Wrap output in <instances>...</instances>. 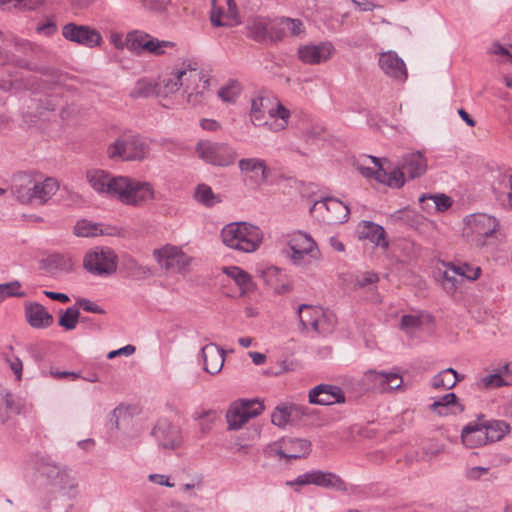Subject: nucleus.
Listing matches in <instances>:
<instances>
[{"mask_svg":"<svg viewBox=\"0 0 512 512\" xmlns=\"http://www.w3.org/2000/svg\"><path fill=\"white\" fill-rule=\"evenodd\" d=\"M86 178L97 193L115 197L125 205L140 206L156 199V192L149 182L125 176L110 177L98 169L89 170Z\"/></svg>","mask_w":512,"mask_h":512,"instance_id":"nucleus-1","label":"nucleus"},{"mask_svg":"<svg viewBox=\"0 0 512 512\" xmlns=\"http://www.w3.org/2000/svg\"><path fill=\"white\" fill-rule=\"evenodd\" d=\"M59 183L48 177L37 181L28 175H20L12 186V192L21 204L44 205L56 194Z\"/></svg>","mask_w":512,"mask_h":512,"instance_id":"nucleus-2","label":"nucleus"},{"mask_svg":"<svg viewBox=\"0 0 512 512\" xmlns=\"http://www.w3.org/2000/svg\"><path fill=\"white\" fill-rule=\"evenodd\" d=\"M221 238L227 247L240 252L251 253L260 247L263 234L257 226L250 223L233 222L223 227Z\"/></svg>","mask_w":512,"mask_h":512,"instance_id":"nucleus-3","label":"nucleus"},{"mask_svg":"<svg viewBox=\"0 0 512 512\" xmlns=\"http://www.w3.org/2000/svg\"><path fill=\"white\" fill-rule=\"evenodd\" d=\"M149 152L150 146L147 140L133 133L120 135L107 148V156L110 159L119 158L125 161L144 160Z\"/></svg>","mask_w":512,"mask_h":512,"instance_id":"nucleus-4","label":"nucleus"},{"mask_svg":"<svg viewBox=\"0 0 512 512\" xmlns=\"http://www.w3.org/2000/svg\"><path fill=\"white\" fill-rule=\"evenodd\" d=\"M464 236L471 239L477 247H483L499 228V221L488 214H471L464 219Z\"/></svg>","mask_w":512,"mask_h":512,"instance_id":"nucleus-5","label":"nucleus"},{"mask_svg":"<svg viewBox=\"0 0 512 512\" xmlns=\"http://www.w3.org/2000/svg\"><path fill=\"white\" fill-rule=\"evenodd\" d=\"M195 151L201 160L218 167H228L237 158L236 149L225 142L201 140L196 144Z\"/></svg>","mask_w":512,"mask_h":512,"instance_id":"nucleus-6","label":"nucleus"},{"mask_svg":"<svg viewBox=\"0 0 512 512\" xmlns=\"http://www.w3.org/2000/svg\"><path fill=\"white\" fill-rule=\"evenodd\" d=\"M287 486L315 485L324 489L338 492H347V483L337 474L330 471L311 470L297 476L294 480L286 482Z\"/></svg>","mask_w":512,"mask_h":512,"instance_id":"nucleus-7","label":"nucleus"},{"mask_svg":"<svg viewBox=\"0 0 512 512\" xmlns=\"http://www.w3.org/2000/svg\"><path fill=\"white\" fill-rule=\"evenodd\" d=\"M311 442L307 439L283 437L268 445L266 453L280 459H299L309 455Z\"/></svg>","mask_w":512,"mask_h":512,"instance_id":"nucleus-8","label":"nucleus"},{"mask_svg":"<svg viewBox=\"0 0 512 512\" xmlns=\"http://www.w3.org/2000/svg\"><path fill=\"white\" fill-rule=\"evenodd\" d=\"M264 410V405L258 400L241 399L234 402L226 413L229 430H238L251 418L257 417Z\"/></svg>","mask_w":512,"mask_h":512,"instance_id":"nucleus-9","label":"nucleus"},{"mask_svg":"<svg viewBox=\"0 0 512 512\" xmlns=\"http://www.w3.org/2000/svg\"><path fill=\"white\" fill-rule=\"evenodd\" d=\"M116 255L110 248L95 247L83 260L84 268L94 275H110L116 271Z\"/></svg>","mask_w":512,"mask_h":512,"instance_id":"nucleus-10","label":"nucleus"},{"mask_svg":"<svg viewBox=\"0 0 512 512\" xmlns=\"http://www.w3.org/2000/svg\"><path fill=\"white\" fill-rule=\"evenodd\" d=\"M190 82H200V72L196 68H177L158 83V96L167 97L179 88L188 89Z\"/></svg>","mask_w":512,"mask_h":512,"instance_id":"nucleus-11","label":"nucleus"},{"mask_svg":"<svg viewBox=\"0 0 512 512\" xmlns=\"http://www.w3.org/2000/svg\"><path fill=\"white\" fill-rule=\"evenodd\" d=\"M291 250L290 259L294 265L304 266L308 263L307 256L317 259L319 251L313 238L303 232L293 234L288 242Z\"/></svg>","mask_w":512,"mask_h":512,"instance_id":"nucleus-12","label":"nucleus"},{"mask_svg":"<svg viewBox=\"0 0 512 512\" xmlns=\"http://www.w3.org/2000/svg\"><path fill=\"white\" fill-rule=\"evenodd\" d=\"M62 35L66 40L87 48L98 47L103 41L100 32L95 28L72 22L63 26Z\"/></svg>","mask_w":512,"mask_h":512,"instance_id":"nucleus-13","label":"nucleus"},{"mask_svg":"<svg viewBox=\"0 0 512 512\" xmlns=\"http://www.w3.org/2000/svg\"><path fill=\"white\" fill-rule=\"evenodd\" d=\"M151 434L162 449H176L182 442L180 428L173 425L167 419H160Z\"/></svg>","mask_w":512,"mask_h":512,"instance_id":"nucleus-14","label":"nucleus"},{"mask_svg":"<svg viewBox=\"0 0 512 512\" xmlns=\"http://www.w3.org/2000/svg\"><path fill=\"white\" fill-rule=\"evenodd\" d=\"M154 257L161 267L173 272L182 271L191 261L188 255L175 246H166L160 250H155Z\"/></svg>","mask_w":512,"mask_h":512,"instance_id":"nucleus-15","label":"nucleus"},{"mask_svg":"<svg viewBox=\"0 0 512 512\" xmlns=\"http://www.w3.org/2000/svg\"><path fill=\"white\" fill-rule=\"evenodd\" d=\"M310 404L314 405H333L345 402V393L337 385L319 384L313 387L308 393Z\"/></svg>","mask_w":512,"mask_h":512,"instance_id":"nucleus-16","label":"nucleus"},{"mask_svg":"<svg viewBox=\"0 0 512 512\" xmlns=\"http://www.w3.org/2000/svg\"><path fill=\"white\" fill-rule=\"evenodd\" d=\"M365 381L370 387L378 392H390L401 388L403 379L397 371H368L365 374Z\"/></svg>","mask_w":512,"mask_h":512,"instance_id":"nucleus-17","label":"nucleus"},{"mask_svg":"<svg viewBox=\"0 0 512 512\" xmlns=\"http://www.w3.org/2000/svg\"><path fill=\"white\" fill-rule=\"evenodd\" d=\"M334 47L330 42L308 44L298 48V58L309 65H317L326 62L333 54Z\"/></svg>","mask_w":512,"mask_h":512,"instance_id":"nucleus-18","label":"nucleus"},{"mask_svg":"<svg viewBox=\"0 0 512 512\" xmlns=\"http://www.w3.org/2000/svg\"><path fill=\"white\" fill-rule=\"evenodd\" d=\"M239 170L245 181L253 186H260L266 182L267 166L265 162L259 158H244L238 162Z\"/></svg>","mask_w":512,"mask_h":512,"instance_id":"nucleus-19","label":"nucleus"},{"mask_svg":"<svg viewBox=\"0 0 512 512\" xmlns=\"http://www.w3.org/2000/svg\"><path fill=\"white\" fill-rule=\"evenodd\" d=\"M381 70L389 77L405 81L408 73L404 61L397 55L396 52L387 51L379 56L378 60Z\"/></svg>","mask_w":512,"mask_h":512,"instance_id":"nucleus-20","label":"nucleus"},{"mask_svg":"<svg viewBox=\"0 0 512 512\" xmlns=\"http://www.w3.org/2000/svg\"><path fill=\"white\" fill-rule=\"evenodd\" d=\"M300 325L303 330L312 328L318 334H325L327 331L323 328L324 313L320 307L302 304L298 308Z\"/></svg>","mask_w":512,"mask_h":512,"instance_id":"nucleus-21","label":"nucleus"},{"mask_svg":"<svg viewBox=\"0 0 512 512\" xmlns=\"http://www.w3.org/2000/svg\"><path fill=\"white\" fill-rule=\"evenodd\" d=\"M484 415L480 414L475 421L469 422L461 431L462 443L468 448H476L488 443L484 430Z\"/></svg>","mask_w":512,"mask_h":512,"instance_id":"nucleus-22","label":"nucleus"},{"mask_svg":"<svg viewBox=\"0 0 512 512\" xmlns=\"http://www.w3.org/2000/svg\"><path fill=\"white\" fill-rule=\"evenodd\" d=\"M314 209H325L327 211L326 220L331 223H344L349 218V208L336 198H325L316 201Z\"/></svg>","mask_w":512,"mask_h":512,"instance_id":"nucleus-23","label":"nucleus"},{"mask_svg":"<svg viewBox=\"0 0 512 512\" xmlns=\"http://www.w3.org/2000/svg\"><path fill=\"white\" fill-rule=\"evenodd\" d=\"M227 9L219 5L215 0L212 2L210 12L211 23L216 27L233 26L237 18V6L234 0H224Z\"/></svg>","mask_w":512,"mask_h":512,"instance_id":"nucleus-24","label":"nucleus"},{"mask_svg":"<svg viewBox=\"0 0 512 512\" xmlns=\"http://www.w3.org/2000/svg\"><path fill=\"white\" fill-rule=\"evenodd\" d=\"M369 158L376 167L375 180L391 188H401L404 185L406 174L401 169L400 165L393 168L391 171H387L382 167L379 158L375 156H369Z\"/></svg>","mask_w":512,"mask_h":512,"instance_id":"nucleus-25","label":"nucleus"},{"mask_svg":"<svg viewBox=\"0 0 512 512\" xmlns=\"http://www.w3.org/2000/svg\"><path fill=\"white\" fill-rule=\"evenodd\" d=\"M401 169L410 179L421 177L427 171V159L421 151H410L402 156Z\"/></svg>","mask_w":512,"mask_h":512,"instance_id":"nucleus-26","label":"nucleus"},{"mask_svg":"<svg viewBox=\"0 0 512 512\" xmlns=\"http://www.w3.org/2000/svg\"><path fill=\"white\" fill-rule=\"evenodd\" d=\"M456 275L470 281H475L481 275V268L466 262L458 264L448 263L447 270L444 272L443 277L446 281L451 282L453 288L457 287Z\"/></svg>","mask_w":512,"mask_h":512,"instance_id":"nucleus-27","label":"nucleus"},{"mask_svg":"<svg viewBox=\"0 0 512 512\" xmlns=\"http://www.w3.org/2000/svg\"><path fill=\"white\" fill-rule=\"evenodd\" d=\"M201 356L204 362V370L211 374H218L224 365L225 352L218 345L209 343L201 349Z\"/></svg>","mask_w":512,"mask_h":512,"instance_id":"nucleus-28","label":"nucleus"},{"mask_svg":"<svg viewBox=\"0 0 512 512\" xmlns=\"http://www.w3.org/2000/svg\"><path fill=\"white\" fill-rule=\"evenodd\" d=\"M25 316L29 325L36 329L47 328L53 323V316L36 302L25 304Z\"/></svg>","mask_w":512,"mask_h":512,"instance_id":"nucleus-29","label":"nucleus"},{"mask_svg":"<svg viewBox=\"0 0 512 512\" xmlns=\"http://www.w3.org/2000/svg\"><path fill=\"white\" fill-rule=\"evenodd\" d=\"M271 101L267 97L258 96L251 100L250 119L254 126L267 127L269 121L266 119V113L270 109Z\"/></svg>","mask_w":512,"mask_h":512,"instance_id":"nucleus-30","label":"nucleus"},{"mask_svg":"<svg viewBox=\"0 0 512 512\" xmlns=\"http://www.w3.org/2000/svg\"><path fill=\"white\" fill-rule=\"evenodd\" d=\"M358 232L361 238L369 239L378 246H388V243L385 241L386 232L384 228L372 221H362L358 225Z\"/></svg>","mask_w":512,"mask_h":512,"instance_id":"nucleus-31","label":"nucleus"},{"mask_svg":"<svg viewBox=\"0 0 512 512\" xmlns=\"http://www.w3.org/2000/svg\"><path fill=\"white\" fill-rule=\"evenodd\" d=\"M268 116L272 119L269 122V130L279 132L287 128L291 113L281 102H278L275 108L270 107Z\"/></svg>","mask_w":512,"mask_h":512,"instance_id":"nucleus-32","label":"nucleus"},{"mask_svg":"<svg viewBox=\"0 0 512 512\" xmlns=\"http://www.w3.org/2000/svg\"><path fill=\"white\" fill-rule=\"evenodd\" d=\"M512 187L510 176H501L493 186V192L497 202L504 209H512Z\"/></svg>","mask_w":512,"mask_h":512,"instance_id":"nucleus-33","label":"nucleus"},{"mask_svg":"<svg viewBox=\"0 0 512 512\" xmlns=\"http://www.w3.org/2000/svg\"><path fill=\"white\" fill-rule=\"evenodd\" d=\"M463 379L464 375L458 374V372L453 368H446L432 378L431 386L434 389H452Z\"/></svg>","mask_w":512,"mask_h":512,"instance_id":"nucleus-34","label":"nucleus"},{"mask_svg":"<svg viewBox=\"0 0 512 512\" xmlns=\"http://www.w3.org/2000/svg\"><path fill=\"white\" fill-rule=\"evenodd\" d=\"M483 422V431L486 434L488 442L500 441L510 432V425L504 420H485L483 418Z\"/></svg>","mask_w":512,"mask_h":512,"instance_id":"nucleus-35","label":"nucleus"},{"mask_svg":"<svg viewBox=\"0 0 512 512\" xmlns=\"http://www.w3.org/2000/svg\"><path fill=\"white\" fill-rule=\"evenodd\" d=\"M209 81L203 80L200 75V82H190V87L184 89L187 94V102L192 106H199L206 100V96L209 91Z\"/></svg>","mask_w":512,"mask_h":512,"instance_id":"nucleus-36","label":"nucleus"},{"mask_svg":"<svg viewBox=\"0 0 512 512\" xmlns=\"http://www.w3.org/2000/svg\"><path fill=\"white\" fill-rule=\"evenodd\" d=\"M279 25L281 26L280 28L271 27V31H276L275 36L270 33V37L275 41L281 40L285 31H288L293 36L300 35L304 32L303 23L299 19L282 18Z\"/></svg>","mask_w":512,"mask_h":512,"instance_id":"nucleus-37","label":"nucleus"},{"mask_svg":"<svg viewBox=\"0 0 512 512\" xmlns=\"http://www.w3.org/2000/svg\"><path fill=\"white\" fill-rule=\"evenodd\" d=\"M458 398L455 393H448L442 396L439 400L435 401L431 404L430 408L433 412L437 413L440 416H446L449 413H453L450 411L451 406H456L459 411H463L464 407L457 402Z\"/></svg>","mask_w":512,"mask_h":512,"instance_id":"nucleus-38","label":"nucleus"},{"mask_svg":"<svg viewBox=\"0 0 512 512\" xmlns=\"http://www.w3.org/2000/svg\"><path fill=\"white\" fill-rule=\"evenodd\" d=\"M129 95L133 99L147 98L154 95L158 96V83L151 79H140L131 89Z\"/></svg>","mask_w":512,"mask_h":512,"instance_id":"nucleus-39","label":"nucleus"},{"mask_svg":"<svg viewBox=\"0 0 512 512\" xmlns=\"http://www.w3.org/2000/svg\"><path fill=\"white\" fill-rule=\"evenodd\" d=\"M224 272L235 281L242 293L251 290L253 282L251 276L246 271L237 266H231L225 268Z\"/></svg>","mask_w":512,"mask_h":512,"instance_id":"nucleus-40","label":"nucleus"},{"mask_svg":"<svg viewBox=\"0 0 512 512\" xmlns=\"http://www.w3.org/2000/svg\"><path fill=\"white\" fill-rule=\"evenodd\" d=\"M298 409L295 405H279L271 415V422L278 427H284L290 422L293 411Z\"/></svg>","mask_w":512,"mask_h":512,"instance_id":"nucleus-41","label":"nucleus"},{"mask_svg":"<svg viewBox=\"0 0 512 512\" xmlns=\"http://www.w3.org/2000/svg\"><path fill=\"white\" fill-rule=\"evenodd\" d=\"M242 92V85L236 79H230L218 90V96L224 101L233 103Z\"/></svg>","mask_w":512,"mask_h":512,"instance_id":"nucleus-42","label":"nucleus"},{"mask_svg":"<svg viewBox=\"0 0 512 512\" xmlns=\"http://www.w3.org/2000/svg\"><path fill=\"white\" fill-rule=\"evenodd\" d=\"M194 197L199 203L207 207L220 202L219 196L214 194L211 187L206 184H199L196 187Z\"/></svg>","mask_w":512,"mask_h":512,"instance_id":"nucleus-43","label":"nucleus"},{"mask_svg":"<svg viewBox=\"0 0 512 512\" xmlns=\"http://www.w3.org/2000/svg\"><path fill=\"white\" fill-rule=\"evenodd\" d=\"M48 265L50 269H55L60 272H69L72 270L74 262L69 256L54 254L48 258Z\"/></svg>","mask_w":512,"mask_h":512,"instance_id":"nucleus-44","label":"nucleus"},{"mask_svg":"<svg viewBox=\"0 0 512 512\" xmlns=\"http://www.w3.org/2000/svg\"><path fill=\"white\" fill-rule=\"evenodd\" d=\"M11 393L0 385V423L3 424L9 418V411L13 408Z\"/></svg>","mask_w":512,"mask_h":512,"instance_id":"nucleus-45","label":"nucleus"},{"mask_svg":"<svg viewBox=\"0 0 512 512\" xmlns=\"http://www.w3.org/2000/svg\"><path fill=\"white\" fill-rule=\"evenodd\" d=\"M250 37L255 41H263L269 34L268 26L264 20L253 19L248 23Z\"/></svg>","mask_w":512,"mask_h":512,"instance_id":"nucleus-46","label":"nucleus"},{"mask_svg":"<svg viewBox=\"0 0 512 512\" xmlns=\"http://www.w3.org/2000/svg\"><path fill=\"white\" fill-rule=\"evenodd\" d=\"M64 468L65 467H61L60 465L49 462L45 459H42L38 463V469L40 473L50 481L51 485L54 483Z\"/></svg>","mask_w":512,"mask_h":512,"instance_id":"nucleus-47","label":"nucleus"},{"mask_svg":"<svg viewBox=\"0 0 512 512\" xmlns=\"http://www.w3.org/2000/svg\"><path fill=\"white\" fill-rule=\"evenodd\" d=\"M52 485L62 491L70 492L76 489L77 481L76 478L64 468Z\"/></svg>","mask_w":512,"mask_h":512,"instance_id":"nucleus-48","label":"nucleus"},{"mask_svg":"<svg viewBox=\"0 0 512 512\" xmlns=\"http://www.w3.org/2000/svg\"><path fill=\"white\" fill-rule=\"evenodd\" d=\"M509 385L500 373L490 374L480 378L477 381V387L479 389H491Z\"/></svg>","mask_w":512,"mask_h":512,"instance_id":"nucleus-49","label":"nucleus"},{"mask_svg":"<svg viewBox=\"0 0 512 512\" xmlns=\"http://www.w3.org/2000/svg\"><path fill=\"white\" fill-rule=\"evenodd\" d=\"M79 311L74 307H69L60 315L58 324L66 330H73L79 319Z\"/></svg>","mask_w":512,"mask_h":512,"instance_id":"nucleus-50","label":"nucleus"},{"mask_svg":"<svg viewBox=\"0 0 512 512\" xmlns=\"http://www.w3.org/2000/svg\"><path fill=\"white\" fill-rule=\"evenodd\" d=\"M174 46L173 42L170 41H160L157 38H153L148 34L147 41L144 43L145 51H148L154 55H161L164 53V49L167 47L172 48Z\"/></svg>","mask_w":512,"mask_h":512,"instance_id":"nucleus-51","label":"nucleus"},{"mask_svg":"<svg viewBox=\"0 0 512 512\" xmlns=\"http://www.w3.org/2000/svg\"><path fill=\"white\" fill-rule=\"evenodd\" d=\"M148 34L141 31H132L127 34L126 46L131 51H140L144 49V43L147 41Z\"/></svg>","mask_w":512,"mask_h":512,"instance_id":"nucleus-52","label":"nucleus"},{"mask_svg":"<svg viewBox=\"0 0 512 512\" xmlns=\"http://www.w3.org/2000/svg\"><path fill=\"white\" fill-rule=\"evenodd\" d=\"M197 419L199 420L200 431L206 434L212 429L217 419V412L214 410L203 411L197 416Z\"/></svg>","mask_w":512,"mask_h":512,"instance_id":"nucleus-53","label":"nucleus"},{"mask_svg":"<svg viewBox=\"0 0 512 512\" xmlns=\"http://www.w3.org/2000/svg\"><path fill=\"white\" fill-rule=\"evenodd\" d=\"M74 230H75V234L77 236H81V237L96 236L98 234V232L100 231V229L98 228V226L96 224H93L86 220L79 221L75 225Z\"/></svg>","mask_w":512,"mask_h":512,"instance_id":"nucleus-54","label":"nucleus"},{"mask_svg":"<svg viewBox=\"0 0 512 512\" xmlns=\"http://www.w3.org/2000/svg\"><path fill=\"white\" fill-rule=\"evenodd\" d=\"M24 295L25 293L20 291V283L18 281L0 284L1 301H3L6 297H23Z\"/></svg>","mask_w":512,"mask_h":512,"instance_id":"nucleus-55","label":"nucleus"},{"mask_svg":"<svg viewBox=\"0 0 512 512\" xmlns=\"http://www.w3.org/2000/svg\"><path fill=\"white\" fill-rule=\"evenodd\" d=\"M433 199V207L436 212H444L452 206V199L445 194L429 195Z\"/></svg>","mask_w":512,"mask_h":512,"instance_id":"nucleus-56","label":"nucleus"},{"mask_svg":"<svg viewBox=\"0 0 512 512\" xmlns=\"http://www.w3.org/2000/svg\"><path fill=\"white\" fill-rule=\"evenodd\" d=\"M422 324L421 318L417 315H404L401 318L400 327L407 332L419 328Z\"/></svg>","mask_w":512,"mask_h":512,"instance_id":"nucleus-57","label":"nucleus"},{"mask_svg":"<svg viewBox=\"0 0 512 512\" xmlns=\"http://www.w3.org/2000/svg\"><path fill=\"white\" fill-rule=\"evenodd\" d=\"M131 276L134 279L142 280L152 276V271L149 267L134 263L131 268Z\"/></svg>","mask_w":512,"mask_h":512,"instance_id":"nucleus-58","label":"nucleus"},{"mask_svg":"<svg viewBox=\"0 0 512 512\" xmlns=\"http://www.w3.org/2000/svg\"><path fill=\"white\" fill-rule=\"evenodd\" d=\"M378 275L374 272H365L355 279V286L364 288L378 281Z\"/></svg>","mask_w":512,"mask_h":512,"instance_id":"nucleus-59","label":"nucleus"},{"mask_svg":"<svg viewBox=\"0 0 512 512\" xmlns=\"http://www.w3.org/2000/svg\"><path fill=\"white\" fill-rule=\"evenodd\" d=\"M489 468L487 467H481V466H475L468 468L465 472V477L468 480L476 481L480 479L484 474L488 472Z\"/></svg>","mask_w":512,"mask_h":512,"instance_id":"nucleus-60","label":"nucleus"},{"mask_svg":"<svg viewBox=\"0 0 512 512\" xmlns=\"http://www.w3.org/2000/svg\"><path fill=\"white\" fill-rule=\"evenodd\" d=\"M77 304L87 312L95 313V314H104L105 311L94 302L88 300V299H80L77 301Z\"/></svg>","mask_w":512,"mask_h":512,"instance_id":"nucleus-61","label":"nucleus"},{"mask_svg":"<svg viewBox=\"0 0 512 512\" xmlns=\"http://www.w3.org/2000/svg\"><path fill=\"white\" fill-rule=\"evenodd\" d=\"M145 7L152 11L162 12L165 11L168 0H143Z\"/></svg>","mask_w":512,"mask_h":512,"instance_id":"nucleus-62","label":"nucleus"},{"mask_svg":"<svg viewBox=\"0 0 512 512\" xmlns=\"http://www.w3.org/2000/svg\"><path fill=\"white\" fill-rule=\"evenodd\" d=\"M148 479L150 482L157 484V485L166 486V487H174V483L170 482L169 477L166 475H163V474H150L148 476Z\"/></svg>","mask_w":512,"mask_h":512,"instance_id":"nucleus-63","label":"nucleus"},{"mask_svg":"<svg viewBox=\"0 0 512 512\" xmlns=\"http://www.w3.org/2000/svg\"><path fill=\"white\" fill-rule=\"evenodd\" d=\"M135 350H136L135 346L128 344L120 349L110 351L107 355V358L113 359L116 356H120V355L130 356L135 352Z\"/></svg>","mask_w":512,"mask_h":512,"instance_id":"nucleus-64","label":"nucleus"}]
</instances>
